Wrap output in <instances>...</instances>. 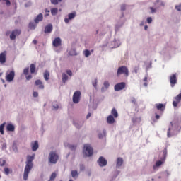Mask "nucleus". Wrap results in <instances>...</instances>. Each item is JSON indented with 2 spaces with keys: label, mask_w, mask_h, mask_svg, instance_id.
I'll return each instance as SVG.
<instances>
[{
  "label": "nucleus",
  "mask_w": 181,
  "mask_h": 181,
  "mask_svg": "<svg viewBox=\"0 0 181 181\" xmlns=\"http://www.w3.org/2000/svg\"><path fill=\"white\" fill-rule=\"evenodd\" d=\"M35 160V154L32 156H27V160L25 162V167L24 169V175L23 180H28V177L29 176V173L30 170H32V168H33V160Z\"/></svg>",
  "instance_id": "f257e3e1"
},
{
  "label": "nucleus",
  "mask_w": 181,
  "mask_h": 181,
  "mask_svg": "<svg viewBox=\"0 0 181 181\" xmlns=\"http://www.w3.org/2000/svg\"><path fill=\"white\" fill-rule=\"evenodd\" d=\"M167 155H168V150L164 149L163 151V158L161 160H157L156 162V164L153 166V170H157L158 168H160V166H162V165H163L165 163V160H166V156Z\"/></svg>",
  "instance_id": "f03ea898"
},
{
  "label": "nucleus",
  "mask_w": 181,
  "mask_h": 181,
  "mask_svg": "<svg viewBox=\"0 0 181 181\" xmlns=\"http://www.w3.org/2000/svg\"><path fill=\"white\" fill-rule=\"evenodd\" d=\"M122 74L124 77H128V76H129V70L126 66H122L117 69V77H121Z\"/></svg>",
  "instance_id": "7ed1b4c3"
},
{
  "label": "nucleus",
  "mask_w": 181,
  "mask_h": 181,
  "mask_svg": "<svg viewBox=\"0 0 181 181\" xmlns=\"http://www.w3.org/2000/svg\"><path fill=\"white\" fill-rule=\"evenodd\" d=\"M22 31L20 29H15L11 33V30H7L6 32V36H9L10 35V39L11 40H15L16 39V36H19Z\"/></svg>",
  "instance_id": "20e7f679"
},
{
  "label": "nucleus",
  "mask_w": 181,
  "mask_h": 181,
  "mask_svg": "<svg viewBox=\"0 0 181 181\" xmlns=\"http://www.w3.org/2000/svg\"><path fill=\"white\" fill-rule=\"evenodd\" d=\"M49 160L50 163H57V160H59V156L56 153V152L51 151L49 155Z\"/></svg>",
  "instance_id": "39448f33"
},
{
  "label": "nucleus",
  "mask_w": 181,
  "mask_h": 181,
  "mask_svg": "<svg viewBox=\"0 0 181 181\" xmlns=\"http://www.w3.org/2000/svg\"><path fill=\"white\" fill-rule=\"evenodd\" d=\"M83 148V153L86 156H93V150L90 144H85Z\"/></svg>",
  "instance_id": "423d86ee"
},
{
  "label": "nucleus",
  "mask_w": 181,
  "mask_h": 181,
  "mask_svg": "<svg viewBox=\"0 0 181 181\" xmlns=\"http://www.w3.org/2000/svg\"><path fill=\"white\" fill-rule=\"evenodd\" d=\"M81 99V92L80 90H76L74 93L72 101L74 104H78L80 100Z\"/></svg>",
  "instance_id": "0eeeda50"
},
{
  "label": "nucleus",
  "mask_w": 181,
  "mask_h": 181,
  "mask_svg": "<svg viewBox=\"0 0 181 181\" xmlns=\"http://www.w3.org/2000/svg\"><path fill=\"white\" fill-rule=\"evenodd\" d=\"M13 78H15V71H8L6 74V80L8 83H11L13 81Z\"/></svg>",
  "instance_id": "6e6552de"
},
{
  "label": "nucleus",
  "mask_w": 181,
  "mask_h": 181,
  "mask_svg": "<svg viewBox=\"0 0 181 181\" xmlns=\"http://www.w3.org/2000/svg\"><path fill=\"white\" fill-rule=\"evenodd\" d=\"M127 86V83L125 82H120L115 85L114 90L115 91H121V90H124Z\"/></svg>",
  "instance_id": "1a4fd4ad"
},
{
  "label": "nucleus",
  "mask_w": 181,
  "mask_h": 181,
  "mask_svg": "<svg viewBox=\"0 0 181 181\" xmlns=\"http://www.w3.org/2000/svg\"><path fill=\"white\" fill-rule=\"evenodd\" d=\"M170 84L171 87H175L177 84V77L175 74L170 76Z\"/></svg>",
  "instance_id": "9d476101"
},
{
  "label": "nucleus",
  "mask_w": 181,
  "mask_h": 181,
  "mask_svg": "<svg viewBox=\"0 0 181 181\" xmlns=\"http://www.w3.org/2000/svg\"><path fill=\"white\" fill-rule=\"evenodd\" d=\"M98 163L100 168H104V166H107V161L104 157L100 156L98 160Z\"/></svg>",
  "instance_id": "9b49d317"
},
{
  "label": "nucleus",
  "mask_w": 181,
  "mask_h": 181,
  "mask_svg": "<svg viewBox=\"0 0 181 181\" xmlns=\"http://www.w3.org/2000/svg\"><path fill=\"white\" fill-rule=\"evenodd\" d=\"M52 45L54 47H59V46H62V39H60V37H56L52 41Z\"/></svg>",
  "instance_id": "f8f14e48"
},
{
  "label": "nucleus",
  "mask_w": 181,
  "mask_h": 181,
  "mask_svg": "<svg viewBox=\"0 0 181 181\" xmlns=\"http://www.w3.org/2000/svg\"><path fill=\"white\" fill-rule=\"evenodd\" d=\"M6 62V51H4L0 54V63L4 64Z\"/></svg>",
  "instance_id": "ddd939ff"
},
{
  "label": "nucleus",
  "mask_w": 181,
  "mask_h": 181,
  "mask_svg": "<svg viewBox=\"0 0 181 181\" xmlns=\"http://www.w3.org/2000/svg\"><path fill=\"white\" fill-rule=\"evenodd\" d=\"M181 101V93L175 97V100L173 102V107H176Z\"/></svg>",
  "instance_id": "4468645a"
},
{
  "label": "nucleus",
  "mask_w": 181,
  "mask_h": 181,
  "mask_svg": "<svg viewBox=\"0 0 181 181\" xmlns=\"http://www.w3.org/2000/svg\"><path fill=\"white\" fill-rule=\"evenodd\" d=\"M76 18V12L71 13L68 15V18H65L64 22L65 23H69L71 19H74Z\"/></svg>",
  "instance_id": "2eb2a0df"
},
{
  "label": "nucleus",
  "mask_w": 181,
  "mask_h": 181,
  "mask_svg": "<svg viewBox=\"0 0 181 181\" xmlns=\"http://www.w3.org/2000/svg\"><path fill=\"white\" fill-rule=\"evenodd\" d=\"M35 84L40 88V90H43V88H45V85H43L42 81L39 79L35 81Z\"/></svg>",
  "instance_id": "dca6fc26"
},
{
  "label": "nucleus",
  "mask_w": 181,
  "mask_h": 181,
  "mask_svg": "<svg viewBox=\"0 0 181 181\" xmlns=\"http://www.w3.org/2000/svg\"><path fill=\"white\" fill-rule=\"evenodd\" d=\"M115 117H114V116H112V115H109L107 117V123L110 124H115Z\"/></svg>",
  "instance_id": "f3484780"
},
{
  "label": "nucleus",
  "mask_w": 181,
  "mask_h": 181,
  "mask_svg": "<svg viewBox=\"0 0 181 181\" xmlns=\"http://www.w3.org/2000/svg\"><path fill=\"white\" fill-rule=\"evenodd\" d=\"M23 74H25V76H26V80L29 81V80H32V75H28L29 74V68H25L23 70Z\"/></svg>",
  "instance_id": "a211bd4d"
},
{
  "label": "nucleus",
  "mask_w": 181,
  "mask_h": 181,
  "mask_svg": "<svg viewBox=\"0 0 181 181\" xmlns=\"http://www.w3.org/2000/svg\"><path fill=\"white\" fill-rule=\"evenodd\" d=\"M156 107L159 111H165V108H166V105L162 103H157L156 104Z\"/></svg>",
  "instance_id": "6ab92c4d"
},
{
  "label": "nucleus",
  "mask_w": 181,
  "mask_h": 181,
  "mask_svg": "<svg viewBox=\"0 0 181 181\" xmlns=\"http://www.w3.org/2000/svg\"><path fill=\"white\" fill-rule=\"evenodd\" d=\"M52 30H53V25L52 24H48L47 26H45V33H51Z\"/></svg>",
  "instance_id": "aec40b11"
},
{
  "label": "nucleus",
  "mask_w": 181,
  "mask_h": 181,
  "mask_svg": "<svg viewBox=\"0 0 181 181\" xmlns=\"http://www.w3.org/2000/svg\"><path fill=\"white\" fill-rule=\"evenodd\" d=\"M123 163H124V159H122V158L121 157L117 158V162H116V167L121 168Z\"/></svg>",
  "instance_id": "412c9836"
},
{
  "label": "nucleus",
  "mask_w": 181,
  "mask_h": 181,
  "mask_svg": "<svg viewBox=\"0 0 181 181\" xmlns=\"http://www.w3.org/2000/svg\"><path fill=\"white\" fill-rule=\"evenodd\" d=\"M31 146L33 151H37V149H39V143L37 141H35L34 143L31 144Z\"/></svg>",
  "instance_id": "4be33fe9"
},
{
  "label": "nucleus",
  "mask_w": 181,
  "mask_h": 181,
  "mask_svg": "<svg viewBox=\"0 0 181 181\" xmlns=\"http://www.w3.org/2000/svg\"><path fill=\"white\" fill-rule=\"evenodd\" d=\"M43 21V14L40 13L37 16L36 18L35 19V23H39V22H42Z\"/></svg>",
  "instance_id": "5701e85b"
},
{
  "label": "nucleus",
  "mask_w": 181,
  "mask_h": 181,
  "mask_svg": "<svg viewBox=\"0 0 181 181\" xmlns=\"http://www.w3.org/2000/svg\"><path fill=\"white\" fill-rule=\"evenodd\" d=\"M6 129L10 132H13V131H15V126H13L12 124H8L6 126Z\"/></svg>",
  "instance_id": "b1692460"
},
{
  "label": "nucleus",
  "mask_w": 181,
  "mask_h": 181,
  "mask_svg": "<svg viewBox=\"0 0 181 181\" xmlns=\"http://www.w3.org/2000/svg\"><path fill=\"white\" fill-rule=\"evenodd\" d=\"M30 71L31 74L36 73V65H35V64H31L30 65Z\"/></svg>",
  "instance_id": "393cba45"
},
{
  "label": "nucleus",
  "mask_w": 181,
  "mask_h": 181,
  "mask_svg": "<svg viewBox=\"0 0 181 181\" xmlns=\"http://www.w3.org/2000/svg\"><path fill=\"white\" fill-rule=\"evenodd\" d=\"M111 114L114 118H118V112L117 111V109H112Z\"/></svg>",
  "instance_id": "a878e982"
},
{
  "label": "nucleus",
  "mask_w": 181,
  "mask_h": 181,
  "mask_svg": "<svg viewBox=\"0 0 181 181\" xmlns=\"http://www.w3.org/2000/svg\"><path fill=\"white\" fill-rule=\"evenodd\" d=\"M50 78V73L49 71H45L44 73V78L46 81H49V78Z\"/></svg>",
  "instance_id": "bb28decb"
},
{
  "label": "nucleus",
  "mask_w": 181,
  "mask_h": 181,
  "mask_svg": "<svg viewBox=\"0 0 181 181\" xmlns=\"http://www.w3.org/2000/svg\"><path fill=\"white\" fill-rule=\"evenodd\" d=\"M71 176L74 179H76V177H78V173L77 172L76 170H73L71 171Z\"/></svg>",
  "instance_id": "cd10ccee"
},
{
  "label": "nucleus",
  "mask_w": 181,
  "mask_h": 181,
  "mask_svg": "<svg viewBox=\"0 0 181 181\" xmlns=\"http://www.w3.org/2000/svg\"><path fill=\"white\" fill-rule=\"evenodd\" d=\"M62 78L63 83H66V81L69 80V76L65 73H63L62 76Z\"/></svg>",
  "instance_id": "c85d7f7f"
},
{
  "label": "nucleus",
  "mask_w": 181,
  "mask_h": 181,
  "mask_svg": "<svg viewBox=\"0 0 181 181\" xmlns=\"http://www.w3.org/2000/svg\"><path fill=\"white\" fill-rule=\"evenodd\" d=\"M57 12H59V10L56 8L51 9V13L53 16H55V15H57Z\"/></svg>",
  "instance_id": "c756f323"
},
{
  "label": "nucleus",
  "mask_w": 181,
  "mask_h": 181,
  "mask_svg": "<svg viewBox=\"0 0 181 181\" xmlns=\"http://www.w3.org/2000/svg\"><path fill=\"white\" fill-rule=\"evenodd\" d=\"M5 124L6 123L4 122L0 125V133L1 134V135H4V128L5 127Z\"/></svg>",
  "instance_id": "7c9ffc66"
},
{
  "label": "nucleus",
  "mask_w": 181,
  "mask_h": 181,
  "mask_svg": "<svg viewBox=\"0 0 181 181\" xmlns=\"http://www.w3.org/2000/svg\"><path fill=\"white\" fill-rule=\"evenodd\" d=\"M83 54L85 57H88V56L91 55V52L88 49H86L85 51H83Z\"/></svg>",
  "instance_id": "2f4dec72"
},
{
  "label": "nucleus",
  "mask_w": 181,
  "mask_h": 181,
  "mask_svg": "<svg viewBox=\"0 0 181 181\" xmlns=\"http://www.w3.org/2000/svg\"><path fill=\"white\" fill-rule=\"evenodd\" d=\"M57 176V174L56 173H52L49 177V180L54 181V179H56Z\"/></svg>",
  "instance_id": "473e14b6"
},
{
  "label": "nucleus",
  "mask_w": 181,
  "mask_h": 181,
  "mask_svg": "<svg viewBox=\"0 0 181 181\" xmlns=\"http://www.w3.org/2000/svg\"><path fill=\"white\" fill-rule=\"evenodd\" d=\"M70 56H77V52H76L75 49H71L69 52Z\"/></svg>",
  "instance_id": "72a5a7b5"
},
{
  "label": "nucleus",
  "mask_w": 181,
  "mask_h": 181,
  "mask_svg": "<svg viewBox=\"0 0 181 181\" xmlns=\"http://www.w3.org/2000/svg\"><path fill=\"white\" fill-rule=\"evenodd\" d=\"M29 29H31V30L36 29V25L34 24V23H29Z\"/></svg>",
  "instance_id": "f704fd0d"
},
{
  "label": "nucleus",
  "mask_w": 181,
  "mask_h": 181,
  "mask_svg": "<svg viewBox=\"0 0 181 181\" xmlns=\"http://www.w3.org/2000/svg\"><path fill=\"white\" fill-rule=\"evenodd\" d=\"M59 2H62V0H51V4L53 5H57Z\"/></svg>",
  "instance_id": "c9c22d12"
},
{
  "label": "nucleus",
  "mask_w": 181,
  "mask_h": 181,
  "mask_svg": "<svg viewBox=\"0 0 181 181\" xmlns=\"http://www.w3.org/2000/svg\"><path fill=\"white\" fill-rule=\"evenodd\" d=\"M103 86L104 87H105V88H108V87H110V82H108L107 81H105Z\"/></svg>",
  "instance_id": "e433bc0d"
},
{
  "label": "nucleus",
  "mask_w": 181,
  "mask_h": 181,
  "mask_svg": "<svg viewBox=\"0 0 181 181\" xmlns=\"http://www.w3.org/2000/svg\"><path fill=\"white\" fill-rule=\"evenodd\" d=\"M6 163V161L5 160H2V158H0V166H4Z\"/></svg>",
  "instance_id": "4c0bfd02"
},
{
  "label": "nucleus",
  "mask_w": 181,
  "mask_h": 181,
  "mask_svg": "<svg viewBox=\"0 0 181 181\" xmlns=\"http://www.w3.org/2000/svg\"><path fill=\"white\" fill-rule=\"evenodd\" d=\"M170 129H171L170 127H169L168 129V132H167L168 138H170V136H172V134H170Z\"/></svg>",
  "instance_id": "58836bf2"
},
{
  "label": "nucleus",
  "mask_w": 181,
  "mask_h": 181,
  "mask_svg": "<svg viewBox=\"0 0 181 181\" xmlns=\"http://www.w3.org/2000/svg\"><path fill=\"white\" fill-rule=\"evenodd\" d=\"M9 172H11V170L8 168H4V173L6 175H9Z\"/></svg>",
  "instance_id": "ea45409f"
},
{
  "label": "nucleus",
  "mask_w": 181,
  "mask_h": 181,
  "mask_svg": "<svg viewBox=\"0 0 181 181\" xmlns=\"http://www.w3.org/2000/svg\"><path fill=\"white\" fill-rule=\"evenodd\" d=\"M38 96H39V93H38L37 92L34 91V92L33 93V97L36 98V97H38Z\"/></svg>",
  "instance_id": "a19ab883"
},
{
  "label": "nucleus",
  "mask_w": 181,
  "mask_h": 181,
  "mask_svg": "<svg viewBox=\"0 0 181 181\" xmlns=\"http://www.w3.org/2000/svg\"><path fill=\"white\" fill-rule=\"evenodd\" d=\"M175 9H177V11L180 12L181 11V5L175 6Z\"/></svg>",
  "instance_id": "79ce46f5"
},
{
  "label": "nucleus",
  "mask_w": 181,
  "mask_h": 181,
  "mask_svg": "<svg viewBox=\"0 0 181 181\" xmlns=\"http://www.w3.org/2000/svg\"><path fill=\"white\" fill-rule=\"evenodd\" d=\"M131 103H132V104H136V99H135V98H132Z\"/></svg>",
  "instance_id": "37998d69"
},
{
  "label": "nucleus",
  "mask_w": 181,
  "mask_h": 181,
  "mask_svg": "<svg viewBox=\"0 0 181 181\" xmlns=\"http://www.w3.org/2000/svg\"><path fill=\"white\" fill-rule=\"evenodd\" d=\"M45 16H49V13H50V11H49L47 8L45 10Z\"/></svg>",
  "instance_id": "c03bdc74"
},
{
  "label": "nucleus",
  "mask_w": 181,
  "mask_h": 181,
  "mask_svg": "<svg viewBox=\"0 0 181 181\" xmlns=\"http://www.w3.org/2000/svg\"><path fill=\"white\" fill-rule=\"evenodd\" d=\"M147 23H152V18L151 17H148L147 18Z\"/></svg>",
  "instance_id": "a18cd8bd"
},
{
  "label": "nucleus",
  "mask_w": 181,
  "mask_h": 181,
  "mask_svg": "<svg viewBox=\"0 0 181 181\" xmlns=\"http://www.w3.org/2000/svg\"><path fill=\"white\" fill-rule=\"evenodd\" d=\"M66 73L69 76H73V72H71V70H67L66 71Z\"/></svg>",
  "instance_id": "49530a36"
},
{
  "label": "nucleus",
  "mask_w": 181,
  "mask_h": 181,
  "mask_svg": "<svg viewBox=\"0 0 181 181\" xmlns=\"http://www.w3.org/2000/svg\"><path fill=\"white\" fill-rule=\"evenodd\" d=\"M69 148H70L71 149V151H74V149H76V147L75 146L69 145Z\"/></svg>",
  "instance_id": "de8ad7c7"
},
{
  "label": "nucleus",
  "mask_w": 181,
  "mask_h": 181,
  "mask_svg": "<svg viewBox=\"0 0 181 181\" xmlns=\"http://www.w3.org/2000/svg\"><path fill=\"white\" fill-rule=\"evenodd\" d=\"M4 1L6 2L7 6H10V5H11V1H9V0H6V1Z\"/></svg>",
  "instance_id": "09e8293b"
},
{
  "label": "nucleus",
  "mask_w": 181,
  "mask_h": 181,
  "mask_svg": "<svg viewBox=\"0 0 181 181\" xmlns=\"http://www.w3.org/2000/svg\"><path fill=\"white\" fill-rule=\"evenodd\" d=\"M125 9H126V6H125V5H122L121 6V11H125Z\"/></svg>",
  "instance_id": "8fccbe9b"
},
{
  "label": "nucleus",
  "mask_w": 181,
  "mask_h": 181,
  "mask_svg": "<svg viewBox=\"0 0 181 181\" xmlns=\"http://www.w3.org/2000/svg\"><path fill=\"white\" fill-rule=\"evenodd\" d=\"M93 87H97V79L95 80V83H93Z\"/></svg>",
  "instance_id": "3c124183"
},
{
  "label": "nucleus",
  "mask_w": 181,
  "mask_h": 181,
  "mask_svg": "<svg viewBox=\"0 0 181 181\" xmlns=\"http://www.w3.org/2000/svg\"><path fill=\"white\" fill-rule=\"evenodd\" d=\"M150 9L151 11V13H153L154 12H156L155 8H153V7H150Z\"/></svg>",
  "instance_id": "603ef678"
},
{
  "label": "nucleus",
  "mask_w": 181,
  "mask_h": 181,
  "mask_svg": "<svg viewBox=\"0 0 181 181\" xmlns=\"http://www.w3.org/2000/svg\"><path fill=\"white\" fill-rule=\"evenodd\" d=\"M80 169H81V170H84V165H81Z\"/></svg>",
  "instance_id": "864d4df0"
},
{
  "label": "nucleus",
  "mask_w": 181,
  "mask_h": 181,
  "mask_svg": "<svg viewBox=\"0 0 181 181\" xmlns=\"http://www.w3.org/2000/svg\"><path fill=\"white\" fill-rule=\"evenodd\" d=\"M33 45H37V40H33Z\"/></svg>",
  "instance_id": "5fc2aeb1"
},
{
  "label": "nucleus",
  "mask_w": 181,
  "mask_h": 181,
  "mask_svg": "<svg viewBox=\"0 0 181 181\" xmlns=\"http://www.w3.org/2000/svg\"><path fill=\"white\" fill-rule=\"evenodd\" d=\"M144 82H148V76H145L144 78Z\"/></svg>",
  "instance_id": "6e6d98bb"
},
{
  "label": "nucleus",
  "mask_w": 181,
  "mask_h": 181,
  "mask_svg": "<svg viewBox=\"0 0 181 181\" xmlns=\"http://www.w3.org/2000/svg\"><path fill=\"white\" fill-rule=\"evenodd\" d=\"M90 117H91V113L88 114L86 116L87 119H88V118H90Z\"/></svg>",
  "instance_id": "4d7b16f0"
},
{
  "label": "nucleus",
  "mask_w": 181,
  "mask_h": 181,
  "mask_svg": "<svg viewBox=\"0 0 181 181\" xmlns=\"http://www.w3.org/2000/svg\"><path fill=\"white\" fill-rule=\"evenodd\" d=\"M54 110H58L59 109V105H56L55 106H53Z\"/></svg>",
  "instance_id": "13d9d810"
},
{
  "label": "nucleus",
  "mask_w": 181,
  "mask_h": 181,
  "mask_svg": "<svg viewBox=\"0 0 181 181\" xmlns=\"http://www.w3.org/2000/svg\"><path fill=\"white\" fill-rule=\"evenodd\" d=\"M160 118V116L159 115H156V119H159Z\"/></svg>",
  "instance_id": "bf43d9fd"
},
{
  "label": "nucleus",
  "mask_w": 181,
  "mask_h": 181,
  "mask_svg": "<svg viewBox=\"0 0 181 181\" xmlns=\"http://www.w3.org/2000/svg\"><path fill=\"white\" fill-rule=\"evenodd\" d=\"M103 134L104 136H105V135H107V132H105V130L103 131Z\"/></svg>",
  "instance_id": "052dcab7"
},
{
  "label": "nucleus",
  "mask_w": 181,
  "mask_h": 181,
  "mask_svg": "<svg viewBox=\"0 0 181 181\" xmlns=\"http://www.w3.org/2000/svg\"><path fill=\"white\" fill-rule=\"evenodd\" d=\"M98 136H99L100 139H101V138H103V134H99Z\"/></svg>",
  "instance_id": "680f3d73"
},
{
  "label": "nucleus",
  "mask_w": 181,
  "mask_h": 181,
  "mask_svg": "<svg viewBox=\"0 0 181 181\" xmlns=\"http://www.w3.org/2000/svg\"><path fill=\"white\" fill-rule=\"evenodd\" d=\"M144 86L145 87H147V86H148V82H144Z\"/></svg>",
  "instance_id": "e2e57ef3"
},
{
  "label": "nucleus",
  "mask_w": 181,
  "mask_h": 181,
  "mask_svg": "<svg viewBox=\"0 0 181 181\" xmlns=\"http://www.w3.org/2000/svg\"><path fill=\"white\" fill-rule=\"evenodd\" d=\"M144 30H148V25L144 26Z\"/></svg>",
  "instance_id": "0e129e2a"
},
{
  "label": "nucleus",
  "mask_w": 181,
  "mask_h": 181,
  "mask_svg": "<svg viewBox=\"0 0 181 181\" xmlns=\"http://www.w3.org/2000/svg\"><path fill=\"white\" fill-rule=\"evenodd\" d=\"M75 127H76V128H81V126H78V125H77V124H75Z\"/></svg>",
  "instance_id": "69168bd1"
},
{
  "label": "nucleus",
  "mask_w": 181,
  "mask_h": 181,
  "mask_svg": "<svg viewBox=\"0 0 181 181\" xmlns=\"http://www.w3.org/2000/svg\"><path fill=\"white\" fill-rule=\"evenodd\" d=\"M170 125H171V127H173V122H170Z\"/></svg>",
  "instance_id": "338daca9"
},
{
  "label": "nucleus",
  "mask_w": 181,
  "mask_h": 181,
  "mask_svg": "<svg viewBox=\"0 0 181 181\" xmlns=\"http://www.w3.org/2000/svg\"><path fill=\"white\" fill-rule=\"evenodd\" d=\"M140 26H144V22L141 23Z\"/></svg>",
  "instance_id": "774afa93"
}]
</instances>
